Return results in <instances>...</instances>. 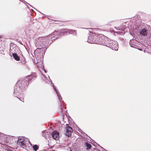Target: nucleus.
Listing matches in <instances>:
<instances>
[{
	"instance_id": "nucleus-1",
	"label": "nucleus",
	"mask_w": 151,
	"mask_h": 151,
	"mask_svg": "<svg viewBox=\"0 0 151 151\" xmlns=\"http://www.w3.org/2000/svg\"><path fill=\"white\" fill-rule=\"evenodd\" d=\"M34 78L33 75H29L25 79L18 81L14 87V95L23 102H24V101H23L24 99L22 98H21L19 95L22 93V89L27 86Z\"/></svg>"
},
{
	"instance_id": "nucleus-2",
	"label": "nucleus",
	"mask_w": 151,
	"mask_h": 151,
	"mask_svg": "<svg viewBox=\"0 0 151 151\" xmlns=\"http://www.w3.org/2000/svg\"><path fill=\"white\" fill-rule=\"evenodd\" d=\"M56 33V32H54L53 33H51L50 35L46 37L39 38L37 41L36 45H39V46H40L42 47L43 45L46 44L47 42H51L52 41L57 39V37L54 36V35H55Z\"/></svg>"
},
{
	"instance_id": "nucleus-3",
	"label": "nucleus",
	"mask_w": 151,
	"mask_h": 151,
	"mask_svg": "<svg viewBox=\"0 0 151 151\" xmlns=\"http://www.w3.org/2000/svg\"><path fill=\"white\" fill-rule=\"evenodd\" d=\"M59 126V130L62 129L63 128L65 127L66 129L65 135L68 137H70L71 136V132L73 131L72 128L70 127L68 124H66L65 125L64 124H62L60 122L58 121L57 122V126Z\"/></svg>"
},
{
	"instance_id": "nucleus-4",
	"label": "nucleus",
	"mask_w": 151,
	"mask_h": 151,
	"mask_svg": "<svg viewBox=\"0 0 151 151\" xmlns=\"http://www.w3.org/2000/svg\"><path fill=\"white\" fill-rule=\"evenodd\" d=\"M42 136L44 137L46 139L50 137L52 135L53 138L55 140H57V131H55L52 133V134H50L49 132H46L45 131L42 132Z\"/></svg>"
},
{
	"instance_id": "nucleus-5",
	"label": "nucleus",
	"mask_w": 151,
	"mask_h": 151,
	"mask_svg": "<svg viewBox=\"0 0 151 151\" xmlns=\"http://www.w3.org/2000/svg\"><path fill=\"white\" fill-rule=\"evenodd\" d=\"M98 39V35L93 34L89 36L88 42L89 43L95 44V43L99 42L96 41Z\"/></svg>"
},
{
	"instance_id": "nucleus-6",
	"label": "nucleus",
	"mask_w": 151,
	"mask_h": 151,
	"mask_svg": "<svg viewBox=\"0 0 151 151\" xmlns=\"http://www.w3.org/2000/svg\"><path fill=\"white\" fill-rule=\"evenodd\" d=\"M45 49L43 48L37 47L36 50H35L34 54L35 55L37 56H42L43 57L45 54Z\"/></svg>"
},
{
	"instance_id": "nucleus-7",
	"label": "nucleus",
	"mask_w": 151,
	"mask_h": 151,
	"mask_svg": "<svg viewBox=\"0 0 151 151\" xmlns=\"http://www.w3.org/2000/svg\"><path fill=\"white\" fill-rule=\"evenodd\" d=\"M17 141V144L20 147L22 148H24L25 146L26 139L23 137H20L18 138Z\"/></svg>"
},
{
	"instance_id": "nucleus-8",
	"label": "nucleus",
	"mask_w": 151,
	"mask_h": 151,
	"mask_svg": "<svg viewBox=\"0 0 151 151\" xmlns=\"http://www.w3.org/2000/svg\"><path fill=\"white\" fill-rule=\"evenodd\" d=\"M42 78V79L45 81L46 83H51V84H52L53 87L54 88V89L55 90V92L56 93H57V90L56 89V87L55 86H54L52 83V82L51 81V80L50 79V78L49 76H46L45 75L42 74V75L41 76Z\"/></svg>"
},
{
	"instance_id": "nucleus-9",
	"label": "nucleus",
	"mask_w": 151,
	"mask_h": 151,
	"mask_svg": "<svg viewBox=\"0 0 151 151\" xmlns=\"http://www.w3.org/2000/svg\"><path fill=\"white\" fill-rule=\"evenodd\" d=\"M104 37L102 35H98V39L96 40L97 42L98 43H95V44L102 45H104L105 44V40L104 38Z\"/></svg>"
},
{
	"instance_id": "nucleus-10",
	"label": "nucleus",
	"mask_w": 151,
	"mask_h": 151,
	"mask_svg": "<svg viewBox=\"0 0 151 151\" xmlns=\"http://www.w3.org/2000/svg\"><path fill=\"white\" fill-rule=\"evenodd\" d=\"M66 30H67V31H65V30H66L65 29H62V32H69V33H70L76 35V34H77V32L76 30H73V29H71L70 30H69L68 29H67V30L66 29Z\"/></svg>"
},
{
	"instance_id": "nucleus-11",
	"label": "nucleus",
	"mask_w": 151,
	"mask_h": 151,
	"mask_svg": "<svg viewBox=\"0 0 151 151\" xmlns=\"http://www.w3.org/2000/svg\"><path fill=\"white\" fill-rule=\"evenodd\" d=\"M147 29L145 28H143L140 32L139 34L143 36H145L147 35Z\"/></svg>"
},
{
	"instance_id": "nucleus-12",
	"label": "nucleus",
	"mask_w": 151,
	"mask_h": 151,
	"mask_svg": "<svg viewBox=\"0 0 151 151\" xmlns=\"http://www.w3.org/2000/svg\"><path fill=\"white\" fill-rule=\"evenodd\" d=\"M13 56L14 59L17 61H19V57L17 55L16 53H14L12 54Z\"/></svg>"
},
{
	"instance_id": "nucleus-13",
	"label": "nucleus",
	"mask_w": 151,
	"mask_h": 151,
	"mask_svg": "<svg viewBox=\"0 0 151 151\" xmlns=\"http://www.w3.org/2000/svg\"><path fill=\"white\" fill-rule=\"evenodd\" d=\"M85 145L87 147V150L91 149L92 147L91 145L88 142H85Z\"/></svg>"
},
{
	"instance_id": "nucleus-14",
	"label": "nucleus",
	"mask_w": 151,
	"mask_h": 151,
	"mask_svg": "<svg viewBox=\"0 0 151 151\" xmlns=\"http://www.w3.org/2000/svg\"><path fill=\"white\" fill-rule=\"evenodd\" d=\"M37 65L38 67L39 68H43V65L42 62H40V64L39 63L38 64V63L37 62Z\"/></svg>"
},
{
	"instance_id": "nucleus-15",
	"label": "nucleus",
	"mask_w": 151,
	"mask_h": 151,
	"mask_svg": "<svg viewBox=\"0 0 151 151\" xmlns=\"http://www.w3.org/2000/svg\"><path fill=\"white\" fill-rule=\"evenodd\" d=\"M32 147L33 150L35 151H37L39 148L38 146L36 145H34L32 146Z\"/></svg>"
},
{
	"instance_id": "nucleus-16",
	"label": "nucleus",
	"mask_w": 151,
	"mask_h": 151,
	"mask_svg": "<svg viewBox=\"0 0 151 151\" xmlns=\"http://www.w3.org/2000/svg\"><path fill=\"white\" fill-rule=\"evenodd\" d=\"M57 96H58V98L59 99V101H61L62 100V98L60 96H59L58 95V93H57Z\"/></svg>"
},
{
	"instance_id": "nucleus-17",
	"label": "nucleus",
	"mask_w": 151,
	"mask_h": 151,
	"mask_svg": "<svg viewBox=\"0 0 151 151\" xmlns=\"http://www.w3.org/2000/svg\"><path fill=\"white\" fill-rule=\"evenodd\" d=\"M57 138L58 137H58H59V133L58 131H57Z\"/></svg>"
},
{
	"instance_id": "nucleus-18",
	"label": "nucleus",
	"mask_w": 151,
	"mask_h": 151,
	"mask_svg": "<svg viewBox=\"0 0 151 151\" xmlns=\"http://www.w3.org/2000/svg\"><path fill=\"white\" fill-rule=\"evenodd\" d=\"M139 50H141V51L142 50L141 49H139Z\"/></svg>"
}]
</instances>
